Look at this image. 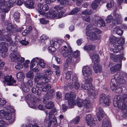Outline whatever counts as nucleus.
Instances as JSON below:
<instances>
[{
  "instance_id": "12",
  "label": "nucleus",
  "mask_w": 127,
  "mask_h": 127,
  "mask_svg": "<svg viewBox=\"0 0 127 127\" xmlns=\"http://www.w3.org/2000/svg\"><path fill=\"white\" fill-rule=\"evenodd\" d=\"M0 40L2 41L5 40L9 42L11 45L13 43V42L10 37H9L8 35L5 33L4 31L2 30V31L0 30Z\"/></svg>"
},
{
  "instance_id": "24",
  "label": "nucleus",
  "mask_w": 127,
  "mask_h": 127,
  "mask_svg": "<svg viewBox=\"0 0 127 127\" xmlns=\"http://www.w3.org/2000/svg\"><path fill=\"white\" fill-rule=\"evenodd\" d=\"M49 121L48 123V127H50L52 124L55 127H57L58 125L56 117L54 116L51 119L49 120Z\"/></svg>"
},
{
  "instance_id": "57",
  "label": "nucleus",
  "mask_w": 127,
  "mask_h": 127,
  "mask_svg": "<svg viewBox=\"0 0 127 127\" xmlns=\"http://www.w3.org/2000/svg\"><path fill=\"white\" fill-rule=\"evenodd\" d=\"M11 115V113H7L5 115L4 118L7 120H9L12 118Z\"/></svg>"
},
{
  "instance_id": "56",
  "label": "nucleus",
  "mask_w": 127,
  "mask_h": 127,
  "mask_svg": "<svg viewBox=\"0 0 127 127\" xmlns=\"http://www.w3.org/2000/svg\"><path fill=\"white\" fill-rule=\"evenodd\" d=\"M8 125L7 123L3 120L0 121V127H6Z\"/></svg>"
},
{
  "instance_id": "42",
  "label": "nucleus",
  "mask_w": 127,
  "mask_h": 127,
  "mask_svg": "<svg viewBox=\"0 0 127 127\" xmlns=\"http://www.w3.org/2000/svg\"><path fill=\"white\" fill-rule=\"evenodd\" d=\"M80 120V117L79 116H77L71 121V122L72 123L75 124H77L78 123Z\"/></svg>"
},
{
  "instance_id": "31",
  "label": "nucleus",
  "mask_w": 127,
  "mask_h": 127,
  "mask_svg": "<svg viewBox=\"0 0 127 127\" xmlns=\"http://www.w3.org/2000/svg\"><path fill=\"white\" fill-rule=\"evenodd\" d=\"M72 54L71 55H70L69 56L67 57L68 58L66 61V62L68 63H70L72 62V61H73V62H74L76 63H77L79 62L80 61L79 59H78L76 61H74L75 60L74 59H73V57H72Z\"/></svg>"
},
{
  "instance_id": "2",
  "label": "nucleus",
  "mask_w": 127,
  "mask_h": 127,
  "mask_svg": "<svg viewBox=\"0 0 127 127\" xmlns=\"http://www.w3.org/2000/svg\"><path fill=\"white\" fill-rule=\"evenodd\" d=\"M113 78L111 80L110 84L111 89L113 90L114 87H116L118 85L125 83L123 73L122 72H118L114 75Z\"/></svg>"
},
{
  "instance_id": "23",
  "label": "nucleus",
  "mask_w": 127,
  "mask_h": 127,
  "mask_svg": "<svg viewBox=\"0 0 127 127\" xmlns=\"http://www.w3.org/2000/svg\"><path fill=\"white\" fill-rule=\"evenodd\" d=\"M92 81V78H88L86 79V82H88L89 87L88 90L87 91L89 92H91L93 90H95V88L94 86L91 83Z\"/></svg>"
},
{
  "instance_id": "40",
  "label": "nucleus",
  "mask_w": 127,
  "mask_h": 127,
  "mask_svg": "<svg viewBox=\"0 0 127 127\" xmlns=\"http://www.w3.org/2000/svg\"><path fill=\"white\" fill-rule=\"evenodd\" d=\"M94 65V66L93 67V68L94 69V71L95 73H97V72L98 69L99 72H102V68L100 66L98 65L97 64V66L95 65L94 64H93Z\"/></svg>"
},
{
  "instance_id": "15",
  "label": "nucleus",
  "mask_w": 127,
  "mask_h": 127,
  "mask_svg": "<svg viewBox=\"0 0 127 127\" xmlns=\"http://www.w3.org/2000/svg\"><path fill=\"white\" fill-rule=\"evenodd\" d=\"M86 120L88 125L90 126H94L95 125V121L96 119L95 118H92V116L90 114L87 115L86 117Z\"/></svg>"
},
{
  "instance_id": "11",
  "label": "nucleus",
  "mask_w": 127,
  "mask_h": 127,
  "mask_svg": "<svg viewBox=\"0 0 127 127\" xmlns=\"http://www.w3.org/2000/svg\"><path fill=\"white\" fill-rule=\"evenodd\" d=\"M0 5L2 7V8H3L2 11L5 12L8 11L9 7L11 6L8 2L4 0H0Z\"/></svg>"
},
{
  "instance_id": "36",
  "label": "nucleus",
  "mask_w": 127,
  "mask_h": 127,
  "mask_svg": "<svg viewBox=\"0 0 127 127\" xmlns=\"http://www.w3.org/2000/svg\"><path fill=\"white\" fill-rule=\"evenodd\" d=\"M57 114V111L55 109H54L51 110L49 113V120L53 118V114L55 115Z\"/></svg>"
},
{
  "instance_id": "46",
  "label": "nucleus",
  "mask_w": 127,
  "mask_h": 127,
  "mask_svg": "<svg viewBox=\"0 0 127 127\" xmlns=\"http://www.w3.org/2000/svg\"><path fill=\"white\" fill-rule=\"evenodd\" d=\"M38 32L36 29L34 27L33 28L32 31V35L34 37H36L37 36Z\"/></svg>"
},
{
  "instance_id": "38",
  "label": "nucleus",
  "mask_w": 127,
  "mask_h": 127,
  "mask_svg": "<svg viewBox=\"0 0 127 127\" xmlns=\"http://www.w3.org/2000/svg\"><path fill=\"white\" fill-rule=\"evenodd\" d=\"M114 30L116 32V33L118 35H121L123 34V32L120 29V28L118 27H116L114 29Z\"/></svg>"
},
{
  "instance_id": "26",
  "label": "nucleus",
  "mask_w": 127,
  "mask_h": 127,
  "mask_svg": "<svg viewBox=\"0 0 127 127\" xmlns=\"http://www.w3.org/2000/svg\"><path fill=\"white\" fill-rule=\"evenodd\" d=\"M94 17V15L92 17V18L90 16L87 15L83 16V20L86 22L89 23H90L92 22L94 23V19H95V17Z\"/></svg>"
},
{
  "instance_id": "7",
  "label": "nucleus",
  "mask_w": 127,
  "mask_h": 127,
  "mask_svg": "<svg viewBox=\"0 0 127 127\" xmlns=\"http://www.w3.org/2000/svg\"><path fill=\"white\" fill-rule=\"evenodd\" d=\"M110 99L109 96H106L104 94L102 93L100 96L99 102L100 104L108 106L110 103Z\"/></svg>"
},
{
  "instance_id": "5",
  "label": "nucleus",
  "mask_w": 127,
  "mask_h": 127,
  "mask_svg": "<svg viewBox=\"0 0 127 127\" xmlns=\"http://www.w3.org/2000/svg\"><path fill=\"white\" fill-rule=\"evenodd\" d=\"M123 57V54L122 53L119 55H116L114 58V60L115 62L119 61L121 64H117L112 66L110 68L111 73L113 74L117 71H119L121 68L122 61Z\"/></svg>"
},
{
  "instance_id": "44",
  "label": "nucleus",
  "mask_w": 127,
  "mask_h": 127,
  "mask_svg": "<svg viewBox=\"0 0 127 127\" xmlns=\"http://www.w3.org/2000/svg\"><path fill=\"white\" fill-rule=\"evenodd\" d=\"M72 74V72L71 71H68L66 73L65 78L67 80L69 81L70 80L71 75Z\"/></svg>"
},
{
  "instance_id": "32",
  "label": "nucleus",
  "mask_w": 127,
  "mask_h": 127,
  "mask_svg": "<svg viewBox=\"0 0 127 127\" xmlns=\"http://www.w3.org/2000/svg\"><path fill=\"white\" fill-rule=\"evenodd\" d=\"M109 40L110 43L111 45V47H114L113 45L115 44V43H117L116 40H117V38L114 36H111Z\"/></svg>"
},
{
  "instance_id": "29",
  "label": "nucleus",
  "mask_w": 127,
  "mask_h": 127,
  "mask_svg": "<svg viewBox=\"0 0 127 127\" xmlns=\"http://www.w3.org/2000/svg\"><path fill=\"white\" fill-rule=\"evenodd\" d=\"M8 48H0V53L1 54V55L2 58H4L8 55Z\"/></svg>"
},
{
  "instance_id": "45",
  "label": "nucleus",
  "mask_w": 127,
  "mask_h": 127,
  "mask_svg": "<svg viewBox=\"0 0 127 127\" xmlns=\"http://www.w3.org/2000/svg\"><path fill=\"white\" fill-rule=\"evenodd\" d=\"M26 76L27 78H30L31 79H32L34 76L33 72L31 71H29L26 73Z\"/></svg>"
},
{
  "instance_id": "48",
  "label": "nucleus",
  "mask_w": 127,
  "mask_h": 127,
  "mask_svg": "<svg viewBox=\"0 0 127 127\" xmlns=\"http://www.w3.org/2000/svg\"><path fill=\"white\" fill-rule=\"evenodd\" d=\"M26 98L29 100H33L36 98V97L33 94H28L26 96Z\"/></svg>"
},
{
  "instance_id": "37",
  "label": "nucleus",
  "mask_w": 127,
  "mask_h": 127,
  "mask_svg": "<svg viewBox=\"0 0 127 127\" xmlns=\"http://www.w3.org/2000/svg\"><path fill=\"white\" fill-rule=\"evenodd\" d=\"M36 65H35L34 66H33V64H32L30 65V69L33 71L34 72H37L38 71V63H36Z\"/></svg>"
},
{
  "instance_id": "10",
  "label": "nucleus",
  "mask_w": 127,
  "mask_h": 127,
  "mask_svg": "<svg viewBox=\"0 0 127 127\" xmlns=\"http://www.w3.org/2000/svg\"><path fill=\"white\" fill-rule=\"evenodd\" d=\"M60 51L62 56L65 58L69 56L72 53L71 48H61Z\"/></svg>"
},
{
  "instance_id": "59",
  "label": "nucleus",
  "mask_w": 127,
  "mask_h": 127,
  "mask_svg": "<svg viewBox=\"0 0 127 127\" xmlns=\"http://www.w3.org/2000/svg\"><path fill=\"white\" fill-rule=\"evenodd\" d=\"M40 23L43 24H46L48 22V21L46 20L45 19L43 18H42L39 19Z\"/></svg>"
},
{
  "instance_id": "27",
  "label": "nucleus",
  "mask_w": 127,
  "mask_h": 127,
  "mask_svg": "<svg viewBox=\"0 0 127 127\" xmlns=\"http://www.w3.org/2000/svg\"><path fill=\"white\" fill-rule=\"evenodd\" d=\"M45 77L44 75L41 73H37L36 76H35L34 79V81L35 83L37 82L39 79L41 78H44Z\"/></svg>"
},
{
  "instance_id": "41",
  "label": "nucleus",
  "mask_w": 127,
  "mask_h": 127,
  "mask_svg": "<svg viewBox=\"0 0 127 127\" xmlns=\"http://www.w3.org/2000/svg\"><path fill=\"white\" fill-rule=\"evenodd\" d=\"M111 90L114 92L115 93H121L122 90L121 88L118 87L117 86L114 87L113 90L111 89Z\"/></svg>"
},
{
  "instance_id": "28",
  "label": "nucleus",
  "mask_w": 127,
  "mask_h": 127,
  "mask_svg": "<svg viewBox=\"0 0 127 127\" xmlns=\"http://www.w3.org/2000/svg\"><path fill=\"white\" fill-rule=\"evenodd\" d=\"M54 90L51 89L46 94L45 96L47 97L46 98L47 99H50L54 95Z\"/></svg>"
},
{
  "instance_id": "43",
  "label": "nucleus",
  "mask_w": 127,
  "mask_h": 127,
  "mask_svg": "<svg viewBox=\"0 0 127 127\" xmlns=\"http://www.w3.org/2000/svg\"><path fill=\"white\" fill-rule=\"evenodd\" d=\"M50 43L51 44V46L50 45V46L46 47H47V48H50V47L51 46L52 48H55V47H57V45H59V47H61V46H60L59 45V44H58V43L57 41L54 42L53 41H51Z\"/></svg>"
},
{
  "instance_id": "17",
  "label": "nucleus",
  "mask_w": 127,
  "mask_h": 127,
  "mask_svg": "<svg viewBox=\"0 0 127 127\" xmlns=\"http://www.w3.org/2000/svg\"><path fill=\"white\" fill-rule=\"evenodd\" d=\"M71 88L74 87L75 89H77L79 88L80 85L78 81V78L76 76H74L72 79V84H71Z\"/></svg>"
},
{
  "instance_id": "22",
  "label": "nucleus",
  "mask_w": 127,
  "mask_h": 127,
  "mask_svg": "<svg viewBox=\"0 0 127 127\" xmlns=\"http://www.w3.org/2000/svg\"><path fill=\"white\" fill-rule=\"evenodd\" d=\"M34 3L32 0H29L26 1L24 2L25 6L30 9H34Z\"/></svg>"
},
{
  "instance_id": "6",
  "label": "nucleus",
  "mask_w": 127,
  "mask_h": 127,
  "mask_svg": "<svg viewBox=\"0 0 127 127\" xmlns=\"http://www.w3.org/2000/svg\"><path fill=\"white\" fill-rule=\"evenodd\" d=\"M76 97V95L75 94L72 92L70 93H66L65 96V99L67 100L69 106L72 107L75 105V100L74 99Z\"/></svg>"
},
{
  "instance_id": "34",
  "label": "nucleus",
  "mask_w": 127,
  "mask_h": 127,
  "mask_svg": "<svg viewBox=\"0 0 127 127\" xmlns=\"http://www.w3.org/2000/svg\"><path fill=\"white\" fill-rule=\"evenodd\" d=\"M110 121L105 119L103 121L102 127H111Z\"/></svg>"
},
{
  "instance_id": "62",
  "label": "nucleus",
  "mask_w": 127,
  "mask_h": 127,
  "mask_svg": "<svg viewBox=\"0 0 127 127\" xmlns=\"http://www.w3.org/2000/svg\"><path fill=\"white\" fill-rule=\"evenodd\" d=\"M27 84L28 86L30 88H32L33 86V81L31 80H29L27 82Z\"/></svg>"
},
{
  "instance_id": "18",
  "label": "nucleus",
  "mask_w": 127,
  "mask_h": 127,
  "mask_svg": "<svg viewBox=\"0 0 127 127\" xmlns=\"http://www.w3.org/2000/svg\"><path fill=\"white\" fill-rule=\"evenodd\" d=\"M125 43V38L122 37H120L119 40H118L117 43L113 45L114 47L115 48H118L120 47V48H123L122 46Z\"/></svg>"
},
{
  "instance_id": "16",
  "label": "nucleus",
  "mask_w": 127,
  "mask_h": 127,
  "mask_svg": "<svg viewBox=\"0 0 127 127\" xmlns=\"http://www.w3.org/2000/svg\"><path fill=\"white\" fill-rule=\"evenodd\" d=\"M83 74L84 77H88L92 74V71L90 68L88 66H84L82 70Z\"/></svg>"
},
{
  "instance_id": "50",
  "label": "nucleus",
  "mask_w": 127,
  "mask_h": 127,
  "mask_svg": "<svg viewBox=\"0 0 127 127\" xmlns=\"http://www.w3.org/2000/svg\"><path fill=\"white\" fill-rule=\"evenodd\" d=\"M51 87L50 85L48 84L45 85L42 89L43 92H45L51 89Z\"/></svg>"
},
{
  "instance_id": "64",
  "label": "nucleus",
  "mask_w": 127,
  "mask_h": 127,
  "mask_svg": "<svg viewBox=\"0 0 127 127\" xmlns=\"http://www.w3.org/2000/svg\"><path fill=\"white\" fill-rule=\"evenodd\" d=\"M83 101L82 100H80L78 101L77 103V104L78 106L80 107H81L82 106L83 104Z\"/></svg>"
},
{
  "instance_id": "19",
  "label": "nucleus",
  "mask_w": 127,
  "mask_h": 127,
  "mask_svg": "<svg viewBox=\"0 0 127 127\" xmlns=\"http://www.w3.org/2000/svg\"><path fill=\"white\" fill-rule=\"evenodd\" d=\"M90 56L92 60L93 64L97 66L99 61L98 55L96 54H91Z\"/></svg>"
},
{
  "instance_id": "61",
  "label": "nucleus",
  "mask_w": 127,
  "mask_h": 127,
  "mask_svg": "<svg viewBox=\"0 0 127 127\" xmlns=\"http://www.w3.org/2000/svg\"><path fill=\"white\" fill-rule=\"evenodd\" d=\"M113 17L111 15H110L107 17L106 19V21L107 23H109L113 20Z\"/></svg>"
},
{
  "instance_id": "14",
  "label": "nucleus",
  "mask_w": 127,
  "mask_h": 127,
  "mask_svg": "<svg viewBox=\"0 0 127 127\" xmlns=\"http://www.w3.org/2000/svg\"><path fill=\"white\" fill-rule=\"evenodd\" d=\"M117 9H115L113 12L114 22H115L114 24H120L121 22V15L119 14L116 13Z\"/></svg>"
},
{
  "instance_id": "1",
  "label": "nucleus",
  "mask_w": 127,
  "mask_h": 127,
  "mask_svg": "<svg viewBox=\"0 0 127 127\" xmlns=\"http://www.w3.org/2000/svg\"><path fill=\"white\" fill-rule=\"evenodd\" d=\"M113 104L115 107H118L119 108L123 110V112H125L123 117H125L127 115V97L124 98L123 96H115L113 99Z\"/></svg>"
},
{
  "instance_id": "52",
  "label": "nucleus",
  "mask_w": 127,
  "mask_h": 127,
  "mask_svg": "<svg viewBox=\"0 0 127 127\" xmlns=\"http://www.w3.org/2000/svg\"><path fill=\"white\" fill-rule=\"evenodd\" d=\"M34 60H35V61L36 62V63H38V65L40 64V63L44 62V61L41 58H38L37 57L33 58Z\"/></svg>"
},
{
  "instance_id": "9",
  "label": "nucleus",
  "mask_w": 127,
  "mask_h": 127,
  "mask_svg": "<svg viewBox=\"0 0 127 127\" xmlns=\"http://www.w3.org/2000/svg\"><path fill=\"white\" fill-rule=\"evenodd\" d=\"M4 84H6L8 86H15L16 81L14 80L11 76H7L4 77Z\"/></svg>"
},
{
  "instance_id": "33",
  "label": "nucleus",
  "mask_w": 127,
  "mask_h": 127,
  "mask_svg": "<svg viewBox=\"0 0 127 127\" xmlns=\"http://www.w3.org/2000/svg\"><path fill=\"white\" fill-rule=\"evenodd\" d=\"M98 0H95L92 3L91 5V7L93 9L95 10L97 8L99 3Z\"/></svg>"
},
{
  "instance_id": "58",
  "label": "nucleus",
  "mask_w": 127,
  "mask_h": 127,
  "mask_svg": "<svg viewBox=\"0 0 127 127\" xmlns=\"http://www.w3.org/2000/svg\"><path fill=\"white\" fill-rule=\"evenodd\" d=\"M45 83L43 82L38 83L36 85V87L39 88H41L44 86Z\"/></svg>"
},
{
  "instance_id": "4",
  "label": "nucleus",
  "mask_w": 127,
  "mask_h": 127,
  "mask_svg": "<svg viewBox=\"0 0 127 127\" xmlns=\"http://www.w3.org/2000/svg\"><path fill=\"white\" fill-rule=\"evenodd\" d=\"M63 8L58 5H57L54 7L55 10H52L51 12H49L46 14L45 17L47 18H55V19L60 18L62 15L58 11L62 9Z\"/></svg>"
},
{
  "instance_id": "54",
  "label": "nucleus",
  "mask_w": 127,
  "mask_h": 127,
  "mask_svg": "<svg viewBox=\"0 0 127 127\" xmlns=\"http://www.w3.org/2000/svg\"><path fill=\"white\" fill-rule=\"evenodd\" d=\"M47 68H48L49 69L46 70L45 71V73L46 75H49L52 74L53 73V71L50 69V66H47Z\"/></svg>"
},
{
  "instance_id": "3",
  "label": "nucleus",
  "mask_w": 127,
  "mask_h": 127,
  "mask_svg": "<svg viewBox=\"0 0 127 127\" xmlns=\"http://www.w3.org/2000/svg\"><path fill=\"white\" fill-rule=\"evenodd\" d=\"M101 32V31L97 28H93L87 31L86 34V36L89 37L91 40L94 41L98 39L97 34Z\"/></svg>"
},
{
  "instance_id": "20",
  "label": "nucleus",
  "mask_w": 127,
  "mask_h": 127,
  "mask_svg": "<svg viewBox=\"0 0 127 127\" xmlns=\"http://www.w3.org/2000/svg\"><path fill=\"white\" fill-rule=\"evenodd\" d=\"M98 112L96 114L97 117L99 121H101L105 115V113L103 111L102 108L100 107H98L97 108Z\"/></svg>"
},
{
  "instance_id": "55",
  "label": "nucleus",
  "mask_w": 127,
  "mask_h": 127,
  "mask_svg": "<svg viewBox=\"0 0 127 127\" xmlns=\"http://www.w3.org/2000/svg\"><path fill=\"white\" fill-rule=\"evenodd\" d=\"M8 43L5 42H2L0 43V48H7Z\"/></svg>"
},
{
  "instance_id": "13",
  "label": "nucleus",
  "mask_w": 127,
  "mask_h": 127,
  "mask_svg": "<svg viewBox=\"0 0 127 127\" xmlns=\"http://www.w3.org/2000/svg\"><path fill=\"white\" fill-rule=\"evenodd\" d=\"M95 17L94 23L97 24V26L100 27H104L105 25V23L103 19L100 18L96 15H94Z\"/></svg>"
},
{
  "instance_id": "21",
  "label": "nucleus",
  "mask_w": 127,
  "mask_h": 127,
  "mask_svg": "<svg viewBox=\"0 0 127 127\" xmlns=\"http://www.w3.org/2000/svg\"><path fill=\"white\" fill-rule=\"evenodd\" d=\"M20 57L19 53H17L16 54L11 53L10 55V59L13 62L20 60L21 58Z\"/></svg>"
},
{
  "instance_id": "39",
  "label": "nucleus",
  "mask_w": 127,
  "mask_h": 127,
  "mask_svg": "<svg viewBox=\"0 0 127 127\" xmlns=\"http://www.w3.org/2000/svg\"><path fill=\"white\" fill-rule=\"evenodd\" d=\"M20 16V14L18 12H16L14 13V17L15 21L16 22H18L19 21Z\"/></svg>"
},
{
  "instance_id": "60",
  "label": "nucleus",
  "mask_w": 127,
  "mask_h": 127,
  "mask_svg": "<svg viewBox=\"0 0 127 127\" xmlns=\"http://www.w3.org/2000/svg\"><path fill=\"white\" fill-rule=\"evenodd\" d=\"M114 2L113 1H111L110 2L107 3L106 5V6L107 8H111L114 5Z\"/></svg>"
},
{
  "instance_id": "8",
  "label": "nucleus",
  "mask_w": 127,
  "mask_h": 127,
  "mask_svg": "<svg viewBox=\"0 0 127 127\" xmlns=\"http://www.w3.org/2000/svg\"><path fill=\"white\" fill-rule=\"evenodd\" d=\"M37 9L40 14L44 15L45 16L46 14H47V13L45 12L48 10V7L47 4L43 5L41 3H39L37 5Z\"/></svg>"
},
{
  "instance_id": "47",
  "label": "nucleus",
  "mask_w": 127,
  "mask_h": 127,
  "mask_svg": "<svg viewBox=\"0 0 127 127\" xmlns=\"http://www.w3.org/2000/svg\"><path fill=\"white\" fill-rule=\"evenodd\" d=\"M54 103L53 102L50 101L46 105H45L46 108L47 109H52L54 106Z\"/></svg>"
},
{
  "instance_id": "53",
  "label": "nucleus",
  "mask_w": 127,
  "mask_h": 127,
  "mask_svg": "<svg viewBox=\"0 0 127 127\" xmlns=\"http://www.w3.org/2000/svg\"><path fill=\"white\" fill-rule=\"evenodd\" d=\"M80 55V52L78 51H76L74 52L73 56L74 57V59L76 60V58H78Z\"/></svg>"
},
{
  "instance_id": "25",
  "label": "nucleus",
  "mask_w": 127,
  "mask_h": 127,
  "mask_svg": "<svg viewBox=\"0 0 127 127\" xmlns=\"http://www.w3.org/2000/svg\"><path fill=\"white\" fill-rule=\"evenodd\" d=\"M25 59L24 58L21 57L19 61H18L17 63V64L15 65V68L18 69H21L23 68V66L22 64V63L24 62Z\"/></svg>"
},
{
  "instance_id": "35",
  "label": "nucleus",
  "mask_w": 127,
  "mask_h": 127,
  "mask_svg": "<svg viewBox=\"0 0 127 127\" xmlns=\"http://www.w3.org/2000/svg\"><path fill=\"white\" fill-rule=\"evenodd\" d=\"M16 77L19 80L21 81L24 78L25 76L23 73L19 72L17 74Z\"/></svg>"
},
{
  "instance_id": "30",
  "label": "nucleus",
  "mask_w": 127,
  "mask_h": 127,
  "mask_svg": "<svg viewBox=\"0 0 127 127\" xmlns=\"http://www.w3.org/2000/svg\"><path fill=\"white\" fill-rule=\"evenodd\" d=\"M83 102L84 106L86 108L89 109L91 108V103L88 100L85 99L83 101Z\"/></svg>"
},
{
  "instance_id": "51",
  "label": "nucleus",
  "mask_w": 127,
  "mask_h": 127,
  "mask_svg": "<svg viewBox=\"0 0 127 127\" xmlns=\"http://www.w3.org/2000/svg\"><path fill=\"white\" fill-rule=\"evenodd\" d=\"M88 87V82H86V80L85 83L83 84H82L81 86V88L84 90H87L89 89Z\"/></svg>"
},
{
  "instance_id": "63",
  "label": "nucleus",
  "mask_w": 127,
  "mask_h": 127,
  "mask_svg": "<svg viewBox=\"0 0 127 127\" xmlns=\"http://www.w3.org/2000/svg\"><path fill=\"white\" fill-rule=\"evenodd\" d=\"M36 104L34 101H32L29 104V106L31 108H35L36 107Z\"/></svg>"
},
{
  "instance_id": "49",
  "label": "nucleus",
  "mask_w": 127,
  "mask_h": 127,
  "mask_svg": "<svg viewBox=\"0 0 127 127\" xmlns=\"http://www.w3.org/2000/svg\"><path fill=\"white\" fill-rule=\"evenodd\" d=\"M80 11L79 8L75 7L74 8L70 13V15H73L77 13Z\"/></svg>"
}]
</instances>
